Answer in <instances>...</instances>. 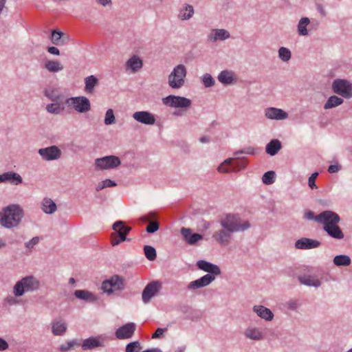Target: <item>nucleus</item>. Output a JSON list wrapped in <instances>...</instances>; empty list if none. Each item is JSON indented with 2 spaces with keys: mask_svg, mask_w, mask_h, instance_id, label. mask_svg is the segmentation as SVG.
Wrapping results in <instances>:
<instances>
[{
  "mask_svg": "<svg viewBox=\"0 0 352 352\" xmlns=\"http://www.w3.org/2000/svg\"><path fill=\"white\" fill-rule=\"evenodd\" d=\"M305 217L309 220H315L316 216L312 211L308 210L305 213Z\"/></svg>",
  "mask_w": 352,
  "mask_h": 352,
  "instance_id": "338daca9",
  "label": "nucleus"
},
{
  "mask_svg": "<svg viewBox=\"0 0 352 352\" xmlns=\"http://www.w3.org/2000/svg\"><path fill=\"white\" fill-rule=\"evenodd\" d=\"M275 173L272 170L264 173L262 177V181L265 184L270 185L274 182Z\"/></svg>",
  "mask_w": 352,
  "mask_h": 352,
  "instance_id": "49530a36",
  "label": "nucleus"
},
{
  "mask_svg": "<svg viewBox=\"0 0 352 352\" xmlns=\"http://www.w3.org/2000/svg\"><path fill=\"white\" fill-rule=\"evenodd\" d=\"M67 331V324L62 320H56L52 322V332L54 336H63Z\"/></svg>",
  "mask_w": 352,
  "mask_h": 352,
  "instance_id": "cd10ccee",
  "label": "nucleus"
},
{
  "mask_svg": "<svg viewBox=\"0 0 352 352\" xmlns=\"http://www.w3.org/2000/svg\"><path fill=\"white\" fill-rule=\"evenodd\" d=\"M252 310L258 317L266 321H271L274 318L272 311L263 305H254Z\"/></svg>",
  "mask_w": 352,
  "mask_h": 352,
  "instance_id": "b1692460",
  "label": "nucleus"
},
{
  "mask_svg": "<svg viewBox=\"0 0 352 352\" xmlns=\"http://www.w3.org/2000/svg\"><path fill=\"white\" fill-rule=\"evenodd\" d=\"M233 158H228L224 160L218 167V171L220 173H227L232 171L231 163L233 161Z\"/></svg>",
  "mask_w": 352,
  "mask_h": 352,
  "instance_id": "a19ab883",
  "label": "nucleus"
},
{
  "mask_svg": "<svg viewBox=\"0 0 352 352\" xmlns=\"http://www.w3.org/2000/svg\"><path fill=\"white\" fill-rule=\"evenodd\" d=\"M159 229V224L157 221H153L148 223L146 227V232L148 233H154Z\"/></svg>",
  "mask_w": 352,
  "mask_h": 352,
  "instance_id": "4d7b16f0",
  "label": "nucleus"
},
{
  "mask_svg": "<svg viewBox=\"0 0 352 352\" xmlns=\"http://www.w3.org/2000/svg\"><path fill=\"white\" fill-rule=\"evenodd\" d=\"M135 329V324L133 322H129L117 329L115 332V336L116 338L119 340L130 339L133 337Z\"/></svg>",
  "mask_w": 352,
  "mask_h": 352,
  "instance_id": "2eb2a0df",
  "label": "nucleus"
},
{
  "mask_svg": "<svg viewBox=\"0 0 352 352\" xmlns=\"http://www.w3.org/2000/svg\"><path fill=\"white\" fill-rule=\"evenodd\" d=\"M199 142L201 143H207L210 142V138L207 136H203L199 138Z\"/></svg>",
  "mask_w": 352,
  "mask_h": 352,
  "instance_id": "774afa93",
  "label": "nucleus"
},
{
  "mask_svg": "<svg viewBox=\"0 0 352 352\" xmlns=\"http://www.w3.org/2000/svg\"><path fill=\"white\" fill-rule=\"evenodd\" d=\"M342 168L341 166L338 164L330 165L328 168V172L331 174L338 173Z\"/></svg>",
  "mask_w": 352,
  "mask_h": 352,
  "instance_id": "bf43d9fd",
  "label": "nucleus"
},
{
  "mask_svg": "<svg viewBox=\"0 0 352 352\" xmlns=\"http://www.w3.org/2000/svg\"><path fill=\"white\" fill-rule=\"evenodd\" d=\"M144 252L145 256L149 261H154L156 258V250L155 249L150 245H145L144 247Z\"/></svg>",
  "mask_w": 352,
  "mask_h": 352,
  "instance_id": "c03bdc74",
  "label": "nucleus"
},
{
  "mask_svg": "<svg viewBox=\"0 0 352 352\" xmlns=\"http://www.w3.org/2000/svg\"><path fill=\"white\" fill-rule=\"evenodd\" d=\"M281 148V142L278 140L274 139L266 145L265 151L267 154L274 156L278 153Z\"/></svg>",
  "mask_w": 352,
  "mask_h": 352,
  "instance_id": "c756f323",
  "label": "nucleus"
},
{
  "mask_svg": "<svg viewBox=\"0 0 352 352\" xmlns=\"http://www.w3.org/2000/svg\"><path fill=\"white\" fill-rule=\"evenodd\" d=\"M65 104L80 113H85L91 110V102L85 96H76L67 98Z\"/></svg>",
  "mask_w": 352,
  "mask_h": 352,
  "instance_id": "9d476101",
  "label": "nucleus"
},
{
  "mask_svg": "<svg viewBox=\"0 0 352 352\" xmlns=\"http://www.w3.org/2000/svg\"><path fill=\"white\" fill-rule=\"evenodd\" d=\"M45 96L52 102H57L60 98L55 89H46Z\"/></svg>",
  "mask_w": 352,
  "mask_h": 352,
  "instance_id": "8fccbe9b",
  "label": "nucleus"
},
{
  "mask_svg": "<svg viewBox=\"0 0 352 352\" xmlns=\"http://www.w3.org/2000/svg\"><path fill=\"white\" fill-rule=\"evenodd\" d=\"M187 70L185 65L179 64L175 67L168 77V83L173 89H180L184 85Z\"/></svg>",
  "mask_w": 352,
  "mask_h": 352,
  "instance_id": "0eeeda50",
  "label": "nucleus"
},
{
  "mask_svg": "<svg viewBox=\"0 0 352 352\" xmlns=\"http://www.w3.org/2000/svg\"><path fill=\"white\" fill-rule=\"evenodd\" d=\"M111 245L113 246H116L119 245L121 242L125 241H131L130 239L127 238L124 234L118 235V234L113 232L111 235Z\"/></svg>",
  "mask_w": 352,
  "mask_h": 352,
  "instance_id": "79ce46f5",
  "label": "nucleus"
},
{
  "mask_svg": "<svg viewBox=\"0 0 352 352\" xmlns=\"http://www.w3.org/2000/svg\"><path fill=\"white\" fill-rule=\"evenodd\" d=\"M197 266L199 269L208 272V274L199 279L191 281L187 286L188 290H195L206 287L214 280L216 276L221 274V270L219 266L206 261H198Z\"/></svg>",
  "mask_w": 352,
  "mask_h": 352,
  "instance_id": "7ed1b4c3",
  "label": "nucleus"
},
{
  "mask_svg": "<svg viewBox=\"0 0 352 352\" xmlns=\"http://www.w3.org/2000/svg\"><path fill=\"white\" fill-rule=\"evenodd\" d=\"M41 209L45 214H52L56 211L57 206L52 199L45 197L42 200Z\"/></svg>",
  "mask_w": 352,
  "mask_h": 352,
  "instance_id": "bb28decb",
  "label": "nucleus"
},
{
  "mask_svg": "<svg viewBox=\"0 0 352 352\" xmlns=\"http://www.w3.org/2000/svg\"><path fill=\"white\" fill-rule=\"evenodd\" d=\"M201 81H202L204 85L205 86V87H207V88L212 87L215 83L214 79L212 78V76L210 74H208V73H206L202 76Z\"/></svg>",
  "mask_w": 352,
  "mask_h": 352,
  "instance_id": "09e8293b",
  "label": "nucleus"
},
{
  "mask_svg": "<svg viewBox=\"0 0 352 352\" xmlns=\"http://www.w3.org/2000/svg\"><path fill=\"white\" fill-rule=\"evenodd\" d=\"M181 234L184 240L189 245H195L199 241L203 239V235L197 233H192V230L188 228H182L180 230Z\"/></svg>",
  "mask_w": 352,
  "mask_h": 352,
  "instance_id": "6ab92c4d",
  "label": "nucleus"
},
{
  "mask_svg": "<svg viewBox=\"0 0 352 352\" xmlns=\"http://www.w3.org/2000/svg\"><path fill=\"white\" fill-rule=\"evenodd\" d=\"M64 34L58 30H54L52 31L51 41L54 45H59L61 43H64V40L60 41L61 38L63 37Z\"/></svg>",
  "mask_w": 352,
  "mask_h": 352,
  "instance_id": "a18cd8bd",
  "label": "nucleus"
},
{
  "mask_svg": "<svg viewBox=\"0 0 352 352\" xmlns=\"http://www.w3.org/2000/svg\"><path fill=\"white\" fill-rule=\"evenodd\" d=\"M74 296L78 299L88 302H94L97 299L91 292L87 290H76Z\"/></svg>",
  "mask_w": 352,
  "mask_h": 352,
  "instance_id": "72a5a7b5",
  "label": "nucleus"
},
{
  "mask_svg": "<svg viewBox=\"0 0 352 352\" xmlns=\"http://www.w3.org/2000/svg\"><path fill=\"white\" fill-rule=\"evenodd\" d=\"M332 89L333 92L345 98L352 97V84L346 80H334L332 83Z\"/></svg>",
  "mask_w": 352,
  "mask_h": 352,
  "instance_id": "9b49d317",
  "label": "nucleus"
},
{
  "mask_svg": "<svg viewBox=\"0 0 352 352\" xmlns=\"http://www.w3.org/2000/svg\"><path fill=\"white\" fill-rule=\"evenodd\" d=\"M230 37V32L225 29H211L207 35L208 43H216L217 41H225Z\"/></svg>",
  "mask_w": 352,
  "mask_h": 352,
  "instance_id": "dca6fc26",
  "label": "nucleus"
},
{
  "mask_svg": "<svg viewBox=\"0 0 352 352\" xmlns=\"http://www.w3.org/2000/svg\"><path fill=\"white\" fill-rule=\"evenodd\" d=\"M318 176V173L315 172V173H312L311 175V176L309 177L308 184H309V186L312 189L317 188L315 182H316V179Z\"/></svg>",
  "mask_w": 352,
  "mask_h": 352,
  "instance_id": "6e6d98bb",
  "label": "nucleus"
},
{
  "mask_svg": "<svg viewBox=\"0 0 352 352\" xmlns=\"http://www.w3.org/2000/svg\"><path fill=\"white\" fill-rule=\"evenodd\" d=\"M113 340V338L106 334H100L96 336H91L85 339L82 344V349L85 351L91 350L96 348H104L109 340Z\"/></svg>",
  "mask_w": 352,
  "mask_h": 352,
  "instance_id": "1a4fd4ad",
  "label": "nucleus"
},
{
  "mask_svg": "<svg viewBox=\"0 0 352 352\" xmlns=\"http://www.w3.org/2000/svg\"><path fill=\"white\" fill-rule=\"evenodd\" d=\"M85 91L87 94H93L95 87L99 85L98 79L94 75L89 76L85 78Z\"/></svg>",
  "mask_w": 352,
  "mask_h": 352,
  "instance_id": "c85d7f7f",
  "label": "nucleus"
},
{
  "mask_svg": "<svg viewBox=\"0 0 352 352\" xmlns=\"http://www.w3.org/2000/svg\"><path fill=\"white\" fill-rule=\"evenodd\" d=\"M299 302L297 300H291L287 302V307L290 310H296L299 307Z\"/></svg>",
  "mask_w": 352,
  "mask_h": 352,
  "instance_id": "13d9d810",
  "label": "nucleus"
},
{
  "mask_svg": "<svg viewBox=\"0 0 352 352\" xmlns=\"http://www.w3.org/2000/svg\"><path fill=\"white\" fill-rule=\"evenodd\" d=\"M45 68L50 72L56 73L63 69V65L56 60H47L45 62Z\"/></svg>",
  "mask_w": 352,
  "mask_h": 352,
  "instance_id": "2f4dec72",
  "label": "nucleus"
},
{
  "mask_svg": "<svg viewBox=\"0 0 352 352\" xmlns=\"http://www.w3.org/2000/svg\"><path fill=\"white\" fill-rule=\"evenodd\" d=\"M141 349L140 344L138 341L129 343L126 346V352H139Z\"/></svg>",
  "mask_w": 352,
  "mask_h": 352,
  "instance_id": "3c124183",
  "label": "nucleus"
},
{
  "mask_svg": "<svg viewBox=\"0 0 352 352\" xmlns=\"http://www.w3.org/2000/svg\"><path fill=\"white\" fill-rule=\"evenodd\" d=\"M77 344V342L74 340L69 341L65 344H63L60 346V351L62 352H66L72 349L74 345Z\"/></svg>",
  "mask_w": 352,
  "mask_h": 352,
  "instance_id": "603ef678",
  "label": "nucleus"
},
{
  "mask_svg": "<svg viewBox=\"0 0 352 352\" xmlns=\"http://www.w3.org/2000/svg\"><path fill=\"white\" fill-rule=\"evenodd\" d=\"M220 228L216 230L212 238L221 246L228 245L233 234L244 232L250 228L248 221L243 220L237 214H226L219 219Z\"/></svg>",
  "mask_w": 352,
  "mask_h": 352,
  "instance_id": "f257e3e1",
  "label": "nucleus"
},
{
  "mask_svg": "<svg viewBox=\"0 0 352 352\" xmlns=\"http://www.w3.org/2000/svg\"><path fill=\"white\" fill-rule=\"evenodd\" d=\"M16 297L17 296H15L14 295V296H7L4 299L5 304L10 305V306L18 305L19 303V300L18 299H16Z\"/></svg>",
  "mask_w": 352,
  "mask_h": 352,
  "instance_id": "5fc2aeb1",
  "label": "nucleus"
},
{
  "mask_svg": "<svg viewBox=\"0 0 352 352\" xmlns=\"http://www.w3.org/2000/svg\"><path fill=\"white\" fill-rule=\"evenodd\" d=\"M120 164V158L116 155H107L95 160V166L99 170L113 169Z\"/></svg>",
  "mask_w": 352,
  "mask_h": 352,
  "instance_id": "f8f14e48",
  "label": "nucleus"
},
{
  "mask_svg": "<svg viewBox=\"0 0 352 352\" xmlns=\"http://www.w3.org/2000/svg\"><path fill=\"white\" fill-rule=\"evenodd\" d=\"M320 245V242L316 239L302 237L295 243V248L298 250H309L317 248Z\"/></svg>",
  "mask_w": 352,
  "mask_h": 352,
  "instance_id": "aec40b11",
  "label": "nucleus"
},
{
  "mask_svg": "<svg viewBox=\"0 0 352 352\" xmlns=\"http://www.w3.org/2000/svg\"><path fill=\"white\" fill-rule=\"evenodd\" d=\"M96 3L104 6L109 7L112 6V0H96Z\"/></svg>",
  "mask_w": 352,
  "mask_h": 352,
  "instance_id": "0e129e2a",
  "label": "nucleus"
},
{
  "mask_svg": "<svg viewBox=\"0 0 352 352\" xmlns=\"http://www.w3.org/2000/svg\"><path fill=\"white\" fill-rule=\"evenodd\" d=\"M315 221L323 225V230L329 236L335 239H342L344 237L338 223L340 221V216L331 210H325L316 216Z\"/></svg>",
  "mask_w": 352,
  "mask_h": 352,
  "instance_id": "f03ea898",
  "label": "nucleus"
},
{
  "mask_svg": "<svg viewBox=\"0 0 352 352\" xmlns=\"http://www.w3.org/2000/svg\"><path fill=\"white\" fill-rule=\"evenodd\" d=\"M142 60L136 55L131 56L126 63V67L135 73L142 67Z\"/></svg>",
  "mask_w": 352,
  "mask_h": 352,
  "instance_id": "a878e982",
  "label": "nucleus"
},
{
  "mask_svg": "<svg viewBox=\"0 0 352 352\" xmlns=\"http://www.w3.org/2000/svg\"><path fill=\"white\" fill-rule=\"evenodd\" d=\"M113 230H114V232L118 235L124 234L126 236L131 228V227L126 226L124 221H117L113 224Z\"/></svg>",
  "mask_w": 352,
  "mask_h": 352,
  "instance_id": "7c9ffc66",
  "label": "nucleus"
},
{
  "mask_svg": "<svg viewBox=\"0 0 352 352\" xmlns=\"http://www.w3.org/2000/svg\"><path fill=\"white\" fill-rule=\"evenodd\" d=\"M38 153L42 159L45 161L56 160L62 155L60 149L54 145L40 148L38 149Z\"/></svg>",
  "mask_w": 352,
  "mask_h": 352,
  "instance_id": "ddd939ff",
  "label": "nucleus"
},
{
  "mask_svg": "<svg viewBox=\"0 0 352 352\" xmlns=\"http://www.w3.org/2000/svg\"><path fill=\"white\" fill-rule=\"evenodd\" d=\"M298 280L300 284L318 288L322 285V281L316 275L304 274L298 276Z\"/></svg>",
  "mask_w": 352,
  "mask_h": 352,
  "instance_id": "4be33fe9",
  "label": "nucleus"
},
{
  "mask_svg": "<svg viewBox=\"0 0 352 352\" xmlns=\"http://www.w3.org/2000/svg\"><path fill=\"white\" fill-rule=\"evenodd\" d=\"M102 187H105V188L113 187L117 185L114 181L111 180L109 179H107L102 181Z\"/></svg>",
  "mask_w": 352,
  "mask_h": 352,
  "instance_id": "052dcab7",
  "label": "nucleus"
},
{
  "mask_svg": "<svg viewBox=\"0 0 352 352\" xmlns=\"http://www.w3.org/2000/svg\"><path fill=\"white\" fill-rule=\"evenodd\" d=\"M9 348V344L6 340L0 337V351H3Z\"/></svg>",
  "mask_w": 352,
  "mask_h": 352,
  "instance_id": "e2e57ef3",
  "label": "nucleus"
},
{
  "mask_svg": "<svg viewBox=\"0 0 352 352\" xmlns=\"http://www.w3.org/2000/svg\"><path fill=\"white\" fill-rule=\"evenodd\" d=\"M23 217V210L17 204L10 205L3 209L0 223L6 228L16 227Z\"/></svg>",
  "mask_w": 352,
  "mask_h": 352,
  "instance_id": "20e7f679",
  "label": "nucleus"
},
{
  "mask_svg": "<svg viewBox=\"0 0 352 352\" xmlns=\"http://www.w3.org/2000/svg\"><path fill=\"white\" fill-rule=\"evenodd\" d=\"M40 241V237L34 236L31 240L28 242H25L24 245L25 247L31 251L36 245H37Z\"/></svg>",
  "mask_w": 352,
  "mask_h": 352,
  "instance_id": "864d4df0",
  "label": "nucleus"
},
{
  "mask_svg": "<svg viewBox=\"0 0 352 352\" xmlns=\"http://www.w3.org/2000/svg\"><path fill=\"white\" fill-rule=\"evenodd\" d=\"M162 103L168 107L180 109L174 113L175 116H182V111H187L192 105V101L186 97L169 95L162 98Z\"/></svg>",
  "mask_w": 352,
  "mask_h": 352,
  "instance_id": "423d86ee",
  "label": "nucleus"
},
{
  "mask_svg": "<svg viewBox=\"0 0 352 352\" xmlns=\"http://www.w3.org/2000/svg\"><path fill=\"white\" fill-rule=\"evenodd\" d=\"M104 122L106 125H111L116 123V118L113 109H109L106 111Z\"/></svg>",
  "mask_w": 352,
  "mask_h": 352,
  "instance_id": "de8ad7c7",
  "label": "nucleus"
},
{
  "mask_svg": "<svg viewBox=\"0 0 352 352\" xmlns=\"http://www.w3.org/2000/svg\"><path fill=\"white\" fill-rule=\"evenodd\" d=\"M101 289L108 295L122 292L125 289V280L119 275H113L102 282Z\"/></svg>",
  "mask_w": 352,
  "mask_h": 352,
  "instance_id": "6e6552de",
  "label": "nucleus"
},
{
  "mask_svg": "<svg viewBox=\"0 0 352 352\" xmlns=\"http://www.w3.org/2000/svg\"><path fill=\"white\" fill-rule=\"evenodd\" d=\"M259 152V149L254 148L253 146H248L245 148H243V149L236 151L234 152V155H238L241 154H245V155H254L256 153Z\"/></svg>",
  "mask_w": 352,
  "mask_h": 352,
  "instance_id": "37998d69",
  "label": "nucleus"
},
{
  "mask_svg": "<svg viewBox=\"0 0 352 352\" xmlns=\"http://www.w3.org/2000/svg\"><path fill=\"white\" fill-rule=\"evenodd\" d=\"M344 102V100L337 96H331L324 104V109L335 108Z\"/></svg>",
  "mask_w": 352,
  "mask_h": 352,
  "instance_id": "4c0bfd02",
  "label": "nucleus"
},
{
  "mask_svg": "<svg viewBox=\"0 0 352 352\" xmlns=\"http://www.w3.org/2000/svg\"><path fill=\"white\" fill-rule=\"evenodd\" d=\"M195 14V9L192 5L184 3L178 10L177 19L180 21H188Z\"/></svg>",
  "mask_w": 352,
  "mask_h": 352,
  "instance_id": "5701e85b",
  "label": "nucleus"
},
{
  "mask_svg": "<svg viewBox=\"0 0 352 352\" xmlns=\"http://www.w3.org/2000/svg\"><path fill=\"white\" fill-rule=\"evenodd\" d=\"M133 118L137 122L146 125H153L156 121L155 116L146 111L135 112L133 114Z\"/></svg>",
  "mask_w": 352,
  "mask_h": 352,
  "instance_id": "f3484780",
  "label": "nucleus"
},
{
  "mask_svg": "<svg viewBox=\"0 0 352 352\" xmlns=\"http://www.w3.org/2000/svg\"><path fill=\"white\" fill-rule=\"evenodd\" d=\"M265 116L267 119L281 120L287 118L288 114L282 110L275 107H268L264 111Z\"/></svg>",
  "mask_w": 352,
  "mask_h": 352,
  "instance_id": "412c9836",
  "label": "nucleus"
},
{
  "mask_svg": "<svg viewBox=\"0 0 352 352\" xmlns=\"http://www.w3.org/2000/svg\"><path fill=\"white\" fill-rule=\"evenodd\" d=\"M166 331V329L157 328L155 332L152 335V338H158L161 337L163 333Z\"/></svg>",
  "mask_w": 352,
  "mask_h": 352,
  "instance_id": "680f3d73",
  "label": "nucleus"
},
{
  "mask_svg": "<svg viewBox=\"0 0 352 352\" xmlns=\"http://www.w3.org/2000/svg\"><path fill=\"white\" fill-rule=\"evenodd\" d=\"M47 52L54 55L58 56L60 54L59 50L56 47H48Z\"/></svg>",
  "mask_w": 352,
  "mask_h": 352,
  "instance_id": "69168bd1",
  "label": "nucleus"
},
{
  "mask_svg": "<svg viewBox=\"0 0 352 352\" xmlns=\"http://www.w3.org/2000/svg\"><path fill=\"white\" fill-rule=\"evenodd\" d=\"M244 336L246 338L255 341H259L263 339V334L262 331L257 327H248L244 331Z\"/></svg>",
  "mask_w": 352,
  "mask_h": 352,
  "instance_id": "393cba45",
  "label": "nucleus"
},
{
  "mask_svg": "<svg viewBox=\"0 0 352 352\" xmlns=\"http://www.w3.org/2000/svg\"><path fill=\"white\" fill-rule=\"evenodd\" d=\"M46 111L48 113L58 115L64 110V107H61L58 103H51L46 105Z\"/></svg>",
  "mask_w": 352,
  "mask_h": 352,
  "instance_id": "ea45409f",
  "label": "nucleus"
},
{
  "mask_svg": "<svg viewBox=\"0 0 352 352\" xmlns=\"http://www.w3.org/2000/svg\"><path fill=\"white\" fill-rule=\"evenodd\" d=\"M279 58L283 62H287L291 59L292 53L289 49L280 47L278 51Z\"/></svg>",
  "mask_w": 352,
  "mask_h": 352,
  "instance_id": "58836bf2",
  "label": "nucleus"
},
{
  "mask_svg": "<svg viewBox=\"0 0 352 352\" xmlns=\"http://www.w3.org/2000/svg\"><path fill=\"white\" fill-rule=\"evenodd\" d=\"M41 287V281L34 276L29 275L16 281L12 289L15 296H22L25 293H32Z\"/></svg>",
  "mask_w": 352,
  "mask_h": 352,
  "instance_id": "39448f33",
  "label": "nucleus"
},
{
  "mask_svg": "<svg viewBox=\"0 0 352 352\" xmlns=\"http://www.w3.org/2000/svg\"><path fill=\"white\" fill-rule=\"evenodd\" d=\"M8 183L11 185L18 186L23 183L22 177L14 171H8L0 175V184Z\"/></svg>",
  "mask_w": 352,
  "mask_h": 352,
  "instance_id": "a211bd4d",
  "label": "nucleus"
},
{
  "mask_svg": "<svg viewBox=\"0 0 352 352\" xmlns=\"http://www.w3.org/2000/svg\"><path fill=\"white\" fill-rule=\"evenodd\" d=\"M162 288V283L159 281H152L144 287L142 298L144 303H148Z\"/></svg>",
  "mask_w": 352,
  "mask_h": 352,
  "instance_id": "4468645a",
  "label": "nucleus"
},
{
  "mask_svg": "<svg viewBox=\"0 0 352 352\" xmlns=\"http://www.w3.org/2000/svg\"><path fill=\"white\" fill-rule=\"evenodd\" d=\"M310 24V20L307 17H302L298 21L297 25V32L300 36H307L309 34V32L307 30L308 25Z\"/></svg>",
  "mask_w": 352,
  "mask_h": 352,
  "instance_id": "473e14b6",
  "label": "nucleus"
},
{
  "mask_svg": "<svg viewBox=\"0 0 352 352\" xmlns=\"http://www.w3.org/2000/svg\"><path fill=\"white\" fill-rule=\"evenodd\" d=\"M333 263L336 266H349L351 263V258L345 254L337 255L333 258Z\"/></svg>",
  "mask_w": 352,
  "mask_h": 352,
  "instance_id": "e433bc0d",
  "label": "nucleus"
},
{
  "mask_svg": "<svg viewBox=\"0 0 352 352\" xmlns=\"http://www.w3.org/2000/svg\"><path fill=\"white\" fill-rule=\"evenodd\" d=\"M233 161L231 163L232 171L238 172L242 169H244L248 164V162L245 158L241 157H236L233 158Z\"/></svg>",
  "mask_w": 352,
  "mask_h": 352,
  "instance_id": "f704fd0d",
  "label": "nucleus"
},
{
  "mask_svg": "<svg viewBox=\"0 0 352 352\" xmlns=\"http://www.w3.org/2000/svg\"><path fill=\"white\" fill-rule=\"evenodd\" d=\"M218 80L224 85L232 84L234 80L233 73L228 70H223L218 75Z\"/></svg>",
  "mask_w": 352,
  "mask_h": 352,
  "instance_id": "c9c22d12",
  "label": "nucleus"
}]
</instances>
